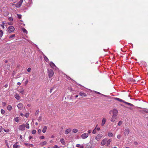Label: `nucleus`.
I'll use <instances>...</instances> for the list:
<instances>
[{"mask_svg": "<svg viewBox=\"0 0 148 148\" xmlns=\"http://www.w3.org/2000/svg\"><path fill=\"white\" fill-rule=\"evenodd\" d=\"M109 114H112V116L113 117H116L118 114V111L116 109H114L113 110H110Z\"/></svg>", "mask_w": 148, "mask_h": 148, "instance_id": "nucleus-1", "label": "nucleus"}, {"mask_svg": "<svg viewBox=\"0 0 148 148\" xmlns=\"http://www.w3.org/2000/svg\"><path fill=\"white\" fill-rule=\"evenodd\" d=\"M48 73L49 78H51L54 74V72L52 69H48Z\"/></svg>", "mask_w": 148, "mask_h": 148, "instance_id": "nucleus-2", "label": "nucleus"}, {"mask_svg": "<svg viewBox=\"0 0 148 148\" xmlns=\"http://www.w3.org/2000/svg\"><path fill=\"white\" fill-rule=\"evenodd\" d=\"M23 0H20L18 3L16 4L15 6L17 8H19L21 6L23 2Z\"/></svg>", "mask_w": 148, "mask_h": 148, "instance_id": "nucleus-3", "label": "nucleus"}, {"mask_svg": "<svg viewBox=\"0 0 148 148\" xmlns=\"http://www.w3.org/2000/svg\"><path fill=\"white\" fill-rule=\"evenodd\" d=\"M8 29H9L8 31V32L9 33H10L11 32H13L15 30V28L13 26H10L8 27Z\"/></svg>", "mask_w": 148, "mask_h": 148, "instance_id": "nucleus-4", "label": "nucleus"}, {"mask_svg": "<svg viewBox=\"0 0 148 148\" xmlns=\"http://www.w3.org/2000/svg\"><path fill=\"white\" fill-rule=\"evenodd\" d=\"M19 129L20 130L24 131L25 130V125L22 124L19 126Z\"/></svg>", "mask_w": 148, "mask_h": 148, "instance_id": "nucleus-5", "label": "nucleus"}, {"mask_svg": "<svg viewBox=\"0 0 148 148\" xmlns=\"http://www.w3.org/2000/svg\"><path fill=\"white\" fill-rule=\"evenodd\" d=\"M88 136V133H84L82 135L81 137L83 139H85L87 138Z\"/></svg>", "mask_w": 148, "mask_h": 148, "instance_id": "nucleus-6", "label": "nucleus"}, {"mask_svg": "<svg viewBox=\"0 0 148 148\" xmlns=\"http://www.w3.org/2000/svg\"><path fill=\"white\" fill-rule=\"evenodd\" d=\"M124 134L125 136L128 135L130 132V130L127 128L124 130Z\"/></svg>", "mask_w": 148, "mask_h": 148, "instance_id": "nucleus-7", "label": "nucleus"}, {"mask_svg": "<svg viewBox=\"0 0 148 148\" xmlns=\"http://www.w3.org/2000/svg\"><path fill=\"white\" fill-rule=\"evenodd\" d=\"M107 140V138L104 139L102 141L101 145L103 146L106 143V141Z\"/></svg>", "mask_w": 148, "mask_h": 148, "instance_id": "nucleus-8", "label": "nucleus"}, {"mask_svg": "<svg viewBox=\"0 0 148 148\" xmlns=\"http://www.w3.org/2000/svg\"><path fill=\"white\" fill-rule=\"evenodd\" d=\"M102 136L103 135L102 134H98L96 136L95 139L99 141Z\"/></svg>", "mask_w": 148, "mask_h": 148, "instance_id": "nucleus-9", "label": "nucleus"}, {"mask_svg": "<svg viewBox=\"0 0 148 148\" xmlns=\"http://www.w3.org/2000/svg\"><path fill=\"white\" fill-rule=\"evenodd\" d=\"M18 108L20 110H21L23 108V105L22 103H19L17 106Z\"/></svg>", "mask_w": 148, "mask_h": 148, "instance_id": "nucleus-10", "label": "nucleus"}, {"mask_svg": "<svg viewBox=\"0 0 148 148\" xmlns=\"http://www.w3.org/2000/svg\"><path fill=\"white\" fill-rule=\"evenodd\" d=\"M79 95L82 97H86L87 96L86 94L84 92H79Z\"/></svg>", "mask_w": 148, "mask_h": 148, "instance_id": "nucleus-11", "label": "nucleus"}, {"mask_svg": "<svg viewBox=\"0 0 148 148\" xmlns=\"http://www.w3.org/2000/svg\"><path fill=\"white\" fill-rule=\"evenodd\" d=\"M50 66L53 68H54L55 67H56V65L54 63L52 62H51L49 63Z\"/></svg>", "mask_w": 148, "mask_h": 148, "instance_id": "nucleus-12", "label": "nucleus"}, {"mask_svg": "<svg viewBox=\"0 0 148 148\" xmlns=\"http://www.w3.org/2000/svg\"><path fill=\"white\" fill-rule=\"evenodd\" d=\"M114 99L116 100H117V101H119L121 102H123V103H124V102L125 101H123L122 99H119L118 98H117V97L114 98Z\"/></svg>", "mask_w": 148, "mask_h": 148, "instance_id": "nucleus-13", "label": "nucleus"}, {"mask_svg": "<svg viewBox=\"0 0 148 148\" xmlns=\"http://www.w3.org/2000/svg\"><path fill=\"white\" fill-rule=\"evenodd\" d=\"M71 131V129L70 128L66 130L65 132V134H69Z\"/></svg>", "mask_w": 148, "mask_h": 148, "instance_id": "nucleus-14", "label": "nucleus"}, {"mask_svg": "<svg viewBox=\"0 0 148 148\" xmlns=\"http://www.w3.org/2000/svg\"><path fill=\"white\" fill-rule=\"evenodd\" d=\"M106 119L105 118H103L101 123V125L103 126L104 125V124H105L106 122Z\"/></svg>", "mask_w": 148, "mask_h": 148, "instance_id": "nucleus-15", "label": "nucleus"}, {"mask_svg": "<svg viewBox=\"0 0 148 148\" xmlns=\"http://www.w3.org/2000/svg\"><path fill=\"white\" fill-rule=\"evenodd\" d=\"M14 97L17 100H18L20 99V96L18 94H16L15 95Z\"/></svg>", "mask_w": 148, "mask_h": 148, "instance_id": "nucleus-16", "label": "nucleus"}, {"mask_svg": "<svg viewBox=\"0 0 148 148\" xmlns=\"http://www.w3.org/2000/svg\"><path fill=\"white\" fill-rule=\"evenodd\" d=\"M112 140L111 139H109L106 142V145L107 146H108L110 144V142H111Z\"/></svg>", "mask_w": 148, "mask_h": 148, "instance_id": "nucleus-17", "label": "nucleus"}, {"mask_svg": "<svg viewBox=\"0 0 148 148\" xmlns=\"http://www.w3.org/2000/svg\"><path fill=\"white\" fill-rule=\"evenodd\" d=\"M47 144V142L46 141H45L41 142L40 143V144L41 145L43 146L46 145Z\"/></svg>", "mask_w": 148, "mask_h": 148, "instance_id": "nucleus-18", "label": "nucleus"}, {"mask_svg": "<svg viewBox=\"0 0 148 148\" xmlns=\"http://www.w3.org/2000/svg\"><path fill=\"white\" fill-rule=\"evenodd\" d=\"M47 129V126H45L44 127V128L42 130V132L43 133H45V132L46 130Z\"/></svg>", "mask_w": 148, "mask_h": 148, "instance_id": "nucleus-19", "label": "nucleus"}, {"mask_svg": "<svg viewBox=\"0 0 148 148\" xmlns=\"http://www.w3.org/2000/svg\"><path fill=\"white\" fill-rule=\"evenodd\" d=\"M60 142L63 145H64L65 144V141L64 139L63 138H62L61 139Z\"/></svg>", "mask_w": 148, "mask_h": 148, "instance_id": "nucleus-20", "label": "nucleus"}, {"mask_svg": "<svg viewBox=\"0 0 148 148\" xmlns=\"http://www.w3.org/2000/svg\"><path fill=\"white\" fill-rule=\"evenodd\" d=\"M95 92L97 93V94H99V95H100L103 96H104L105 97H107V96L106 95H103V94H102L100 92H97V91H95Z\"/></svg>", "mask_w": 148, "mask_h": 148, "instance_id": "nucleus-21", "label": "nucleus"}, {"mask_svg": "<svg viewBox=\"0 0 148 148\" xmlns=\"http://www.w3.org/2000/svg\"><path fill=\"white\" fill-rule=\"evenodd\" d=\"M44 58L46 62H49V60L45 56H44Z\"/></svg>", "mask_w": 148, "mask_h": 148, "instance_id": "nucleus-22", "label": "nucleus"}, {"mask_svg": "<svg viewBox=\"0 0 148 148\" xmlns=\"http://www.w3.org/2000/svg\"><path fill=\"white\" fill-rule=\"evenodd\" d=\"M12 108V107L10 105H9L7 107V109L9 110H11Z\"/></svg>", "mask_w": 148, "mask_h": 148, "instance_id": "nucleus-23", "label": "nucleus"}, {"mask_svg": "<svg viewBox=\"0 0 148 148\" xmlns=\"http://www.w3.org/2000/svg\"><path fill=\"white\" fill-rule=\"evenodd\" d=\"M124 103H125L127 104L129 106H134V105L131 104V103H128V102H125V101L124 102Z\"/></svg>", "mask_w": 148, "mask_h": 148, "instance_id": "nucleus-24", "label": "nucleus"}, {"mask_svg": "<svg viewBox=\"0 0 148 148\" xmlns=\"http://www.w3.org/2000/svg\"><path fill=\"white\" fill-rule=\"evenodd\" d=\"M15 34H12L11 35H10V36L9 38L10 39H11V38H14V37H15Z\"/></svg>", "mask_w": 148, "mask_h": 148, "instance_id": "nucleus-25", "label": "nucleus"}, {"mask_svg": "<svg viewBox=\"0 0 148 148\" xmlns=\"http://www.w3.org/2000/svg\"><path fill=\"white\" fill-rule=\"evenodd\" d=\"M22 30L23 32L27 34V30L24 28H23L22 29Z\"/></svg>", "mask_w": 148, "mask_h": 148, "instance_id": "nucleus-26", "label": "nucleus"}, {"mask_svg": "<svg viewBox=\"0 0 148 148\" xmlns=\"http://www.w3.org/2000/svg\"><path fill=\"white\" fill-rule=\"evenodd\" d=\"M18 118L19 117H16L14 119L15 121L16 122H18L19 121Z\"/></svg>", "mask_w": 148, "mask_h": 148, "instance_id": "nucleus-27", "label": "nucleus"}, {"mask_svg": "<svg viewBox=\"0 0 148 148\" xmlns=\"http://www.w3.org/2000/svg\"><path fill=\"white\" fill-rule=\"evenodd\" d=\"M76 147H80L81 148H83L84 147V146L83 145H81L80 144H77Z\"/></svg>", "mask_w": 148, "mask_h": 148, "instance_id": "nucleus-28", "label": "nucleus"}, {"mask_svg": "<svg viewBox=\"0 0 148 148\" xmlns=\"http://www.w3.org/2000/svg\"><path fill=\"white\" fill-rule=\"evenodd\" d=\"M25 127L27 129L29 128V123H27L25 124Z\"/></svg>", "mask_w": 148, "mask_h": 148, "instance_id": "nucleus-29", "label": "nucleus"}, {"mask_svg": "<svg viewBox=\"0 0 148 148\" xmlns=\"http://www.w3.org/2000/svg\"><path fill=\"white\" fill-rule=\"evenodd\" d=\"M0 37H1L3 35V31L2 30H0Z\"/></svg>", "mask_w": 148, "mask_h": 148, "instance_id": "nucleus-30", "label": "nucleus"}, {"mask_svg": "<svg viewBox=\"0 0 148 148\" xmlns=\"http://www.w3.org/2000/svg\"><path fill=\"white\" fill-rule=\"evenodd\" d=\"M108 136L110 137H111L113 136V134L112 133L109 132L108 133Z\"/></svg>", "mask_w": 148, "mask_h": 148, "instance_id": "nucleus-31", "label": "nucleus"}, {"mask_svg": "<svg viewBox=\"0 0 148 148\" xmlns=\"http://www.w3.org/2000/svg\"><path fill=\"white\" fill-rule=\"evenodd\" d=\"M78 132V130L76 129H74L73 130V132L74 133H77Z\"/></svg>", "mask_w": 148, "mask_h": 148, "instance_id": "nucleus-32", "label": "nucleus"}, {"mask_svg": "<svg viewBox=\"0 0 148 148\" xmlns=\"http://www.w3.org/2000/svg\"><path fill=\"white\" fill-rule=\"evenodd\" d=\"M17 143H16L13 146L14 148H17L18 147V145L16 144Z\"/></svg>", "mask_w": 148, "mask_h": 148, "instance_id": "nucleus-33", "label": "nucleus"}, {"mask_svg": "<svg viewBox=\"0 0 148 148\" xmlns=\"http://www.w3.org/2000/svg\"><path fill=\"white\" fill-rule=\"evenodd\" d=\"M110 121L112 122H114L115 121V119L114 118V117H112Z\"/></svg>", "mask_w": 148, "mask_h": 148, "instance_id": "nucleus-34", "label": "nucleus"}, {"mask_svg": "<svg viewBox=\"0 0 148 148\" xmlns=\"http://www.w3.org/2000/svg\"><path fill=\"white\" fill-rule=\"evenodd\" d=\"M36 130H33L32 132V133L34 134H35L36 133Z\"/></svg>", "mask_w": 148, "mask_h": 148, "instance_id": "nucleus-35", "label": "nucleus"}, {"mask_svg": "<svg viewBox=\"0 0 148 148\" xmlns=\"http://www.w3.org/2000/svg\"><path fill=\"white\" fill-rule=\"evenodd\" d=\"M5 111L3 109H1V113L3 114L5 113Z\"/></svg>", "mask_w": 148, "mask_h": 148, "instance_id": "nucleus-36", "label": "nucleus"}, {"mask_svg": "<svg viewBox=\"0 0 148 148\" xmlns=\"http://www.w3.org/2000/svg\"><path fill=\"white\" fill-rule=\"evenodd\" d=\"M54 88V87L53 86V87H51V89H50V93H51L52 92V90H53V89Z\"/></svg>", "mask_w": 148, "mask_h": 148, "instance_id": "nucleus-37", "label": "nucleus"}, {"mask_svg": "<svg viewBox=\"0 0 148 148\" xmlns=\"http://www.w3.org/2000/svg\"><path fill=\"white\" fill-rule=\"evenodd\" d=\"M96 127L93 130L92 133L93 134H95L96 133Z\"/></svg>", "mask_w": 148, "mask_h": 148, "instance_id": "nucleus-38", "label": "nucleus"}, {"mask_svg": "<svg viewBox=\"0 0 148 148\" xmlns=\"http://www.w3.org/2000/svg\"><path fill=\"white\" fill-rule=\"evenodd\" d=\"M8 19L10 21H13V18L12 17H10L8 18Z\"/></svg>", "mask_w": 148, "mask_h": 148, "instance_id": "nucleus-39", "label": "nucleus"}, {"mask_svg": "<svg viewBox=\"0 0 148 148\" xmlns=\"http://www.w3.org/2000/svg\"><path fill=\"white\" fill-rule=\"evenodd\" d=\"M41 119H42V116H40L38 118V120L39 121H41Z\"/></svg>", "mask_w": 148, "mask_h": 148, "instance_id": "nucleus-40", "label": "nucleus"}, {"mask_svg": "<svg viewBox=\"0 0 148 148\" xmlns=\"http://www.w3.org/2000/svg\"><path fill=\"white\" fill-rule=\"evenodd\" d=\"M122 122L121 121H120L118 123V125L119 126H120L121 125V124H122Z\"/></svg>", "mask_w": 148, "mask_h": 148, "instance_id": "nucleus-41", "label": "nucleus"}, {"mask_svg": "<svg viewBox=\"0 0 148 148\" xmlns=\"http://www.w3.org/2000/svg\"><path fill=\"white\" fill-rule=\"evenodd\" d=\"M3 130L4 131L6 132H9L10 131V130L9 129H8L7 130H5V129H3Z\"/></svg>", "mask_w": 148, "mask_h": 148, "instance_id": "nucleus-42", "label": "nucleus"}, {"mask_svg": "<svg viewBox=\"0 0 148 148\" xmlns=\"http://www.w3.org/2000/svg\"><path fill=\"white\" fill-rule=\"evenodd\" d=\"M17 16L19 19H21V14H17Z\"/></svg>", "mask_w": 148, "mask_h": 148, "instance_id": "nucleus-43", "label": "nucleus"}, {"mask_svg": "<svg viewBox=\"0 0 148 148\" xmlns=\"http://www.w3.org/2000/svg\"><path fill=\"white\" fill-rule=\"evenodd\" d=\"M39 112V110H37L36 111V112L35 113V115H37L38 114Z\"/></svg>", "mask_w": 148, "mask_h": 148, "instance_id": "nucleus-44", "label": "nucleus"}, {"mask_svg": "<svg viewBox=\"0 0 148 148\" xmlns=\"http://www.w3.org/2000/svg\"><path fill=\"white\" fill-rule=\"evenodd\" d=\"M2 24H3L1 25L0 26H1V27H2L3 29H4V26L3 25V24H4V23L3 22Z\"/></svg>", "mask_w": 148, "mask_h": 148, "instance_id": "nucleus-45", "label": "nucleus"}, {"mask_svg": "<svg viewBox=\"0 0 148 148\" xmlns=\"http://www.w3.org/2000/svg\"><path fill=\"white\" fill-rule=\"evenodd\" d=\"M20 92L22 94H24V90L23 89H22V90L20 91Z\"/></svg>", "mask_w": 148, "mask_h": 148, "instance_id": "nucleus-46", "label": "nucleus"}, {"mask_svg": "<svg viewBox=\"0 0 148 148\" xmlns=\"http://www.w3.org/2000/svg\"><path fill=\"white\" fill-rule=\"evenodd\" d=\"M29 113H26V114H25V116L26 117H27L28 116H29Z\"/></svg>", "mask_w": 148, "mask_h": 148, "instance_id": "nucleus-47", "label": "nucleus"}, {"mask_svg": "<svg viewBox=\"0 0 148 148\" xmlns=\"http://www.w3.org/2000/svg\"><path fill=\"white\" fill-rule=\"evenodd\" d=\"M6 105V103L5 102H3L2 103V105L3 106H5Z\"/></svg>", "mask_w": 148, "mask_h": 148, "instance_id": "nucleus-48", "label": "nucleus"}, {"mask_svg": "<svg viewBox=\"0 0 148 148\" xmlns=\"http://www.w3.org/2000/svg\"><path fill=\"white\" fill-rule=\"evenodd\" d=\"M41 130L40 129H38V134H40L41 133Z\"/></svg>", "mask_w": 148, "mask_h": 148, "instance_id": "nucleus-49", "label": "nucleus"}, {"mask_svg": "<svg viewBox=\"0 0 148 148\" xmlns=\"http://www.w3.org/2000/svg\"><path fill=\"white\" fill-rule=\"evenodd\" d=\"M3 129V128L2 126H1L0 127V133L1 132Z\"/></svg>", "mask_w": 148, "mask_h": 148, "instance_id": "nucleus-50", "label": "nucleus"}, {"mask_svg": "<svg viewBox=\"0 0 148 148\" xmlns=\"http://www.w3.org/2000/svg\"><path fill=\"white\" fill-rule=\"evenodd\" d=\"M31 70V69L30 68H28L27 69V71L28 72H29Z\"/></svg>", "mask_w": 148, "mask_h": 148, "instance_id": "nucleus-51", "label": "nucleus"}, {"mask_svg": "<svg viewBox=\"0 0 148 148\" xmlns=\"http://www.w3.org/2000/svg\"><path fill=\"white\" fill-rule=\"evenodd\" d=\"M121 137V136L120 135H118L117 136V138L118 139L120 138Z\"/></svg>", "mask_w": 148, "mask_h": 148, "instance_id": "nucleus-52", "label": "nucleus"}, {"mask_svg": "<svg viewBox=\"0 0 148 148\" xmlns=\"http://www.w3.org/2000/svg\"><path fill=\"white\" fill-rule=\"evenodd\" d=\"M45 138V137L44 136H42L40 137V138L41 139H43Z\"/></svg>", "mask_w": 148, "mask_h": 148, "instance_id": "nucleus-53", "label": "nucleus"}, {"mask_svg": "<svg viewBox=\"0 0 148 148\" xmlns=\"http://www.w3.org/2000/svg\"><path fill=\"white\" fill-rule=\"evenodd\" d=\"M32 136H30L29 137V140H31L32 138Z\"/></svg>", "mask_w": 148, "mask_h": 148, "instance_id": "nucleus-54", "label": "nucleus"}, {"mask_svg": "<svg viewBox=\"0 0 148 148\" xmlns=\"http://www.w3.org/2000/svg\"><path fill=\"white\" fill-rule=\"evenodd\" d=\"M54 147L56 148H59V147L57 145H55Z\"/></svg>", "mask_w": 148, "mask_h": 148, "instance_id": "nucleus-55", "label": "nucleus"}, {"mask_svg": "<svg viewBox=\"0 0 148 148\" xmlns=\"http://www.w3.org/2000/svg\"><path fill=\"white\" fill-rule=\"evenodd\" d=\"M29 145L31 147H33L34 146L33 145L31 144H29Z\"/></svg>", "mask_w": 148, "mask_h": 148, "instance_id": "nucleus-56", "label": "nucleus"}, {"mask_svg": "<svg viewBox=\"0 0 148 148\" xmlns=\"http://www.w3.org/2000/svg\"><path fill=\"white\" fill-rule=\"evenodd\" d=\"M24 144H25V145L27 146H28L29 145V144L28 143H25Z\"/></svg>", "mask_w": 148, "mask_h": 148, "instance_id": "nucleus-57", "label": "nucleus"}, {"mask_svg": "<svg viewBox=\"0 0 148 148\" xmlns=\"http://www.w3.org/2000/svg\"><path fill=\"white\" fill-rule=\"evenodd\" d=\"M88 133L90 134L91 132V130H89L88 131Z\"/></svg>", "mask_w": 148, "mask_h": 148, "instance_id": "nucleus-58", "label": "nucleus"}, {"mask_svg": "<svg viewBox=\"0 0 148 148\" xmlns=\"http://www.w3.org/2000/svg\"><path fill=\"white\" fill-rule=\"evenodd\" d=\"M5 87L7 88L8 86V84H6L4 86Z\"/></svg>", "mask_w": 148, "mask_h": 148, "instance_id": "nucleus-59", "label": "nucleus"}, {"mask_svg": "<svg viewBox=\"0 0 148 148\" xmlns=\"http://www.w3.org/2000/svg\"><path fill=\"white\" fill-rule=\"evenodd\" d=\"M20 115L21 116H23L24 115L22 113H20Z\"/></svg>", "mask_w": 148, "mask_h": 148, "instance_id": "nucleus-60", "label": "nucleus"}, {"mask_svg": "<svg viewBox=\"0 0 148 148\" xmlns=\"http://www.w3.org/2000/svg\"><path fill=\"white\" fill-rule=\"evenodd\" d=\"M97 130L99 131L100 130V128L99 127H97L96 129Z\"/></svg>", "mask_w": 148, "mask_h": 148, "instance_id": "nucleus-61", "label": "nucleus"}, {"mask_svg": "<svg viewBox=\"0 0 148 148\" xmlns=\"http://www.w3.org/2000/svg\"><path fill=\"white\" fill-rule=\"evenodd\" d=\"M134 144L135 145H137L138 144V143L137 142H134Z\"/></svg>", "mask_w": 148, "mask_h": 148, "instance_id": "nucleus-62", "label": "nucleus"}, {"mask_svg": "<svg viewBox=\"0 0 148 148\" xmlns=\"http://www.w3.org/2000/svg\"><path fill=\"white\" fill-rule=\"evenodd\" d=\"M21 84V83L18 82L17 83V85H20Z\"/></svg>", "mask_w": 148, "mask_h": 148, "instance_id": "nucleus-63", "label": "nucleus"}, {"mask_svg": "<svg viewBox=\"0 0 148 148\" xmlns=\"http://www.w3.org/2000/svg\"><path fill=\"white\" fill-rule=\"evenodd\" d=\"M27 82H28V81H26V82H25V84H27Z\"/></svg>", "mask_w": 148, "mask_h": 148, "instance_id": "nucleus-64", "label": "nucleus"}]
</instances>
